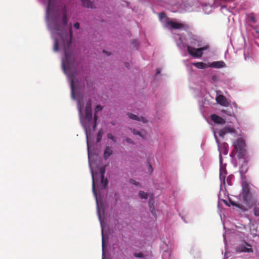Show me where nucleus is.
Masks as SVG:
<instances>
[{
	"mask_svg": "<svg viewBox=\"0 0 259 259\" xmlns=\"http://www.w3.org/2000/svg\"><path fill=\"white\" fill-rule=\"evenodd\" d=\"M67 12L66 7L64 6L62 18V26L59 24L58 20H56L54 24V29L58 31L60 39L59 40L57 39H55L54 51L56 52L58 51L59 43L63 46L65 58L63 59L62 67L64 70H65L66 66L71 65L74 61V57L70 49L72 37V27L70 26L68 30L65 28L67 26Z\"/></svg>",
	"mask_w": 259,
	"mask_h": 259,
	"instance_id": "f257e3e1",
	"label": "nucleus"
},
{
	"mask_svg": "<svg viewBox=\"0 0 259 259\" xmlns=\"http://www.w3.org/2000/svg\"><path fill=\"white\" fill-rule=\"evenodd\" d=\"M242 196L244 202L249 208L253 206H259V200L257 196L250 192L249 184L244 180L242 183Z\"/></svg>",
	"mask_w": 259,
	"mask_h": 259,
	"instance_id": "f03ea898",
	"label": "nucleus"
},
{
	"mask_svg": "<svg viewBox=\"0 0 259 259\" xmlns=\"http://www.w3.org/2000/svg\"><path fill=\"white\" fill-rule=\"evenodd\" d=\"M165 27H169L174 29H182L188 28L187 25L181 23L170 21L169 19H166L163 21Z\"/></svg>",
	"mask_w": 259,
	"mask_h": 259,
	"instance_id": "7ed1b4c3",
	"label": "nucleus"
},
{
	"mask_svg": "<svg viewBox=\"0 0 259 259\" xmlns=\"http://www.w3.org/2000/svg\"><path fill=\"white\" fill-rule=\"evenodd\" d=\"M187 48L189 54L196 58H200L203 55V51L205 50V48L195 49L189 45H188Z\"/></svg>",
	"mask_w": 259,
	"mask_h": 259,
	"instance_id": "20e7f679",
	"label": "nucleus"
},
{
	"mask_svg": "<svg viewBox=\"0 0 259 259\" xmlns=\"http://www.w3.org/2000/svg\"><path fill=\"white\" fill-rule=\"evenodd\" d=\"M78 110L81 121L83 126H85V121L89 123L91 122L92 119V113H85L84 118H83L81 113V107L79 104H78Z\"/></svg>",
	"mask_w": 259,
	"mask_h": 259,
	"instance_id": "39448f33",
	"label": "nucleus"
},
{
	"mask_svg": "<svg viewBox=\"0 0 259 259\" xmlns=\"http://www.w3.org/2000/svg\"><path fill=\"white\" fill-rule=\"evenodd\" d=\"M234 148L236 151L245 149V143L242 138H238L233 143Z\"/></svg>",
	"mask_w": 259,
	"mask_h": 259,
	"instance_id": "423d86ee",
	"label": "nucleus"
},
{
	"mask_svg": "<svg viewBox=\"0 0 259 259\" xmlns=\"http://www.w3.org/2000/svg\"><path fill=\"white\" fill-rule=\"evenodd\" d=\"M235 132V130L233 127L226 126L219 131V134L220 137H223L227 133H234Z\"/></svg>",
	"mask_w": 259,
	"mask_h": 259,
	"instance_id": "0eeeda50",
	"label": "nucleus"
},
{
	"mask_svg": "<svg viewBox=\"0 0 259 259\" xmlns=\"http://www.w3.org/2000/svg\"><path fill=\"white\" fill-rule=\"evenodd\" d=\"M210 118L215 123L220 124L226 123V120L224 119L215 114L211 115Z\"/></svg>",
	"mask_w": 259,
	"mask_h": 259,
	"instance_id": "6e6552de",
	"label": "nucleus"
},
{
	"mask_svg": "<svg viewBox=\"0 0 259 259\" xmlns=\"http://www.w3.org/2000/svg\"><path fill=\"white\" fill-rule=\"evenodd\" d=\"M226 64L223 61H214L209 64V67L215 68H221L225 67Z\"/></svg>",
	"mask_w": 259,
	"mask_h": 259,
	"instance_id": "1a4fd4ad",
	"label": "nucleus"
},
{
	"mask_svg": "<svg viewBox=\"0 0 259 259\" xmlns=\"http://www.w3.org/2000/svg\"><path fill=\"white\" fill-rule=\"evenodd\" d=\"M127 115L130 119L133 120L142 121L143 123H146L147 122V120L143 117H139L138 116L131 113H127Z\"/></svg>",
	"mask_w": 259,
	"mask_h": 259,
	"instance_id": "9d476101",
	"label": "nucleus"
},
{
	"mask_svg": "<svg viewBox=\"0 0 259 259\" xmlns=\"http://www.w3.org/2000/svg\"><path fill=\"white\" fill-rule=\"evenodd\" d=\"M248 170V166L246 163V161H244L241 165V167L239 169V172L241 174V177L243 180L244 177H245L244 174H245Z\"/></svg>",
	"mask_w": 259,
	"mask_h": 259,
	"instance_id": "9b49d317",
	"label": "nucleus"
},
{
	"mask_svg": "<svg viewBox=\"0 0 259 259\" xmlns=\"http://www.w3.org/2000/svg\"><path fill=\"white\" fill-rule=\"evenodd\" d=\"M217 102L221 105L226 106L228 104L226 98L223 95H219L216 98Z\"/></svg>",
	"mask_w": 259,
	"mask_h": 259,
	"instance_id": "f8f14e48",
	"label": "nucleus"
},
{
	"mask_svg": "<svg viewBox=\"0 0 259 259\" xmlns=\"http://www.w3.org/2000/svg\"><path fill=\"white\" fill-rule=\"evenodd\" d=\"M237 152L238 153L237 157L239 159H243L245 160V161H247L246 150L245 149L238 150Z\"/></svg>",
	"mask_w": 259,
	"mask_h": 259,
	"instance_id": "ddd939ff",
	"label": "nucleus"
},
{
	"mask_svg": "<svg viewBox=\"0 0 259 259\" xmlns=\"http://www.w3.org/2000/svg\"><path fill=\"white\" fill-rule=\"evenodd\" d=\"M113 151L111 147L107 146L105 148L104 152V158L105 160L108 159V158L112 155Z\"/></svg>",
	"mask_w": 259,
	"mask_h": 259,
	"instance_id": "4468645a",
	"label": "nucleus"
},
{
	"mask_svg": "<svg viewBox=\"0 0 259 259\" xmlns=\"http://www.w3.org/2000/svg\"><path fill=\"white\" fill-rule=\"evenodd\" d=\"M193 65L196 68L198 69H205L209 67V64L207 65V64L202 62H195L193 63Z\"/></svg>",
	"mask_w": 259,
	"mask_h": 259,
	"instance_id": "2eb2a0df",
	"label": "nucleus"
},
{
	"mask_svg": "<svg viewBox=\"0 0 259 259\" xmlns=\"http://www.w3.org/2000/svg\"><path fill=\"white\" fill-rule=\"evenodd\" d=\"M82 6L88 8H93V3L89 0H81Z\"/></svg>",
	"mask_w": 259,
	"mask_h": 259,
	"instance_id": "dca6fc26",
	"label": "nucleus"
},
{
	"mask_svg": "<svg viewBox=\"0 0 259 259\" xmlns=\"http://www.w3.org/2000/svg\"><path fill=\"white\" fill-rule=\"evenodd\" d=\"M190 43L192 46H197V47L201 46L199 41L197 39H196L194 37H191L190 38Z\"/></svg>",
	"mask_w": 259,
	"mask_h": 259,
	"instance_id": "f3484780",
	"label": "nucleus"
},
{
	"mask_svg": "<svg viewBox=\"0 0 259 259\" xmlns=\"http://www.w3.org/2000/svg\"><path fill=\"white\" fill-rule=\"evenodd\" d=\"M226 174L227 172L226 170H222V169H220V179L221 182H223L224 184L225 183V177Z\"/></svg>",
	"mask_w": 259,
	"mask_h": 259,
	"instance_id": "a211bd4d",
	"label": "nucleus"
},
{
	"mask_svg": "<svg viewBox=\"0 0 259 259\" xmlns=\"http://www.w3.org/2000/svg\"><path fill=\"white\" fill-rule=\"evenodd\" d=\"M85 113H92V107H91V101L89 99L87 104L85 107Z\"/></svg>",
	"mask_w": 259,
	"mask_h": 259,
	"instance_id": "6ab92c4d",
	"label": "nucleus"
},
{
	"mask_svg": "<svg viewBox=\"0 0 259 259\" xmlns=\"http://www.w3.org/2000/svg\"><path fill=\"white\" fill-rule=\"evenodd\" d=\"M159 18L160 20L163 23V25H164V23L163 21L166 20V19H169V18L166 17V15L165 13L161 12L159 14Z\"/></svg>",
	"mask_w": 259,
	"mask_h": 259,
	"instance_id": "aec40b11",
	"label": "nucleus"
},
{
	"mask_svg": "<svg viewBox=\"0 0 259 259\" xmlns=\"http://www.w3.org/2000/svg\"><path fill=\"white\" fill-rule=\"evenodd\" d=\"M92 190L94 194L96 195V192L95 189V178H94V174L93 172V171L92 170Z\"/></svg>",
	"mask_w": 259,
	"mask_h": 259,
	"instance_id": "412c9836",
	"label": "nucleus"
},
{
	"mask_svg": "<svg viewBox=\"0 0 259 259\" xmlns=\"http://www.w3.org/2000/svg\"><path fill=\"white\" fill-rule=\"evenodd\" d=\"M139 195L141 199H147L148 198V194L144 191H140Z\"/></svg>",
	"mask_w": 259,
	"mask_h": 259,
	"instance_id": "4be33fe9",
	"label": "nucleus"
},
{
	"mask_svg": "<svg viewBox=\"0 0 259 259\" xmlns=\"http://www.w3.org/2000/svg\"><path fill=\"white\" fill-rule=\"evenodd\" d=\"M101 183L103 185V189H105L107 186L108 184V180L107 179L105 178V177L104 178L101 177Z\"/></svg>",
	"mask_w": 259,
	"mask_h": 259,
	"instance_id": "5701e85b",
	"label": "nucleus"
},
{
	"mask_svg": "<svg viewBox=\"0 0 259 259\" xmlns=\"http://www.w3.org/2000/svg\"><path fill=\"white\" fill-rule=\"evenodd\" d=\"M103 131H102V130H100L98 134H97V142H100L102 139V136H103Z\"/></svg>",
	"mask_w": 259,
	"mask_h": 259,
	"instance_id": "b1692460",
	"label": "nucleus"
},
{
	"mask_svg": "<svg viewBox=\"0 0 259 259\" xmlns=\"http://www.w3.org/2000/svg\"><path fill=\"white\" fill-rule=\"evenodd\" d=\"M55 0H49L47 7V12H48L54 4Z\"/></svg>",
	"mask_w": 259,
	"mask_h": 259,
	"instance_id": "393cba45",
	"label": "nucleus"
},
{
	"mask_svg": "<svg viewBox=\"0 0 259 259\" xmlns=\"http://www.w3.org/2000/svg\"><path fill=\"white\" fill-rule=\"evenodd\" d=\"M257 206H253V212L255 216L259 217V207H257Z\"/></svg>",
	"mask_w": 259,
	"mask_h": 259,
	"instance_id": "a878e982",
	"label": "nucleus"
},
{
	"mask_svg": "<svg viewBox=\"0 0 259 259\" xmlns=\"http://www.w3.org/2000/svg\"><path fill=\"white\" fill-rule=\"evenodd\" d=\"M105 167H102L100 168V177L104 178L105 173Z\"/></svg>",
	"mask_w": 259,
	"mask_h": 259,
	"instance_id": "bb28decb",
	"label": "nucleus"
},
{
	"mask_svg": "<svg viewBox=\"0 0 259 259\" xmlns=\"http://www.w3.org/2000/svg\"><path fill=\"white\" fill-rule=\"evenodd\" d=\"M103 109V107L102 106L100 105H98L97 106H96L95 109V114L94 115H97V113L101 111Z\"/></svg>",
	"mask_w": 259,
	"mask_h": 259,
	"instance_id": "cd10ccee",
	"label": "nucleus"
},
{
	"mask_svg": "<svg viewBox=\"0 0 259 259\" xmlns=\"http://www.w3.org/2000/svg\"><path fill=\"white\" fill-rule=\"evenodd\" d=\"M97 120H98V116H97V115L95 114L94 116V125H93V127L94 130H95L96 128Z\"/></svg>",
	"mask_w": 259,
	"mask_h": 259,
	"instance_id": "c85d7f7f",
	"label": "nucleus"
},
{
	"mask_svg": "<svg viewBox=\"0 0 259 259\" xmlns=\"http://www.w3.org/2000/svg\"><path fill=\"white\" fill-rule=\"evenodd\" d=\"M233 178V176L232 175H230L228 177V178H227V183H228V184L229 185H232V180Z\"/></svg>",
	"mask_w": 259,
	"mask_h": 259,
	"instance_id": "c756f323",
	"label": "nucleus"
},
{
	"mask_svg": "<svg viewBox=\"0 0 259 259\" xmlns=\"http://www.w3.org/2000/svg\"><path fill=\"white\" fill-rule=\"evenodd\" d=\"M107 138L114 142H116L115 138L110 133L107 134Z\"/></svg>",
	"mask_w": 259,
	"mask_h": 259,
	"instance_id": "7c9ffc66",
	"label": "nucleus"
},
{
	"mask_svg": "<svg viewBox=\"0 0 259 259\" xmlns=\"http://www.w3.org/2000/svg\"><path fill=\"white\" fill-rule=\"evenodd\" d=\"M74 77L72 76V79H71V83L72 94H73V93H74Z\"/></svg>",
	"mask_w": 259,
	"mask_h": 259,
	"instance_id": "2f4dec72",
	"label": "nucleus"
},
{
	"mask_svg": "<svg viewBox=\"0 0 259 259\" xmlns=\"http://www.w3.org/2000/svg\"><path fill=\"white\" fill-rule=\"evenodd\" d=\"M130 182L133 184V185H135L136 186H140V183L137 181H136L135 180H134V179H130Z\"/></svg>",
	"mask_w": 259,
	"mask_h": 259,
	"instance_id": "473e14b6",
	"label": "nucleus"
},
{
	"mask_svg": "<svg viewBox=\"0 0 259 259\" xmlns=\"http://www.w3.org/2000/svg\"><path fill=\"white\" fill-rule=\"evenodd\" d=\"M134 256L136 257H143L144 255L142 252L134 253Z\"/></svg>",
	"mask_w": 259,
	"mask_h": 259,
	"instance_id": "72a5a7b5",
	"label": "nucleus"
},
{
	"mask_svg": "<svg viewBox=\"0 0 259 259\" xmlns=\"http://www.w3.org/2000/svg\"><path fill=\"white\" fill-rule=\"evenodd\" d=\"M222 113H224L225 114H226L230 116H232L233 115V114H232L231 112L228 111L227 110H222L221 111Z\"/></svg>",
	"mask_w": 259,
	"mask_h": 259,
	"instance_id": "f704fd0d",
	"label": "nucleus"
},
{
	"mask_svg": "<svg viewBox=\"0 0 259 259\" xmlns=\"http://www.w3.org/2000/svg\"><path fill=\"white\" fill-rule=\"evenodd\" d=\"M105 243L104 241V237L102 238V251H103V256H104V252H105Z\"/></svg>",
	"mask_w": 259,
	"mask_h": 259,
	"instance_id": "c9c22d12",
	"label": "nucleus"
},
{
	"mask_svg": "<svg viewBox=\"0 0 259 259\" xmlns=\"http://www.w3.org/2000/svg\"><path fill=\"white\" fill-rule=\"evenodd\" d=\"M132 132L134 135L141 136V133L135 129H134Z\"/></svg>",
	"mask_w": 259,
	"mask_h": 259,
	"instance_id": "e433bc0d",
	"label": "nucleus"
},
{
	"mask_svg": "<svg viewBox=\"0 0 259 259\" xmlns=\"http://www.w3.org/2000/svg\"><path fill=\"white\" fill-rule=\"evenodd\" d=\"M73 26L75 28L78 29L79 28L80 24L78 22H76L74 24Z\"/></svg>",
	"mask_w": 259,
	"mask_h": 259,
	"instance_id": "4c0bfd02",
	"label": "nucleus"
},
{
	"mask_svg": "<svg viewBox=\"0 0 259 259\" xmlns=\"http://www.w3.org/2000/svg\"><path fill=\"white\" fill-rule=\"evenodd\" d=\"M125 141L127 143H130V144L134 143L133 140L131 139L128 138H126L125 139Z\"/></svg>",
	"mask_w": 259,
	"mask_h": 259,
	"instance_id": "58836bf2",
	"label": "nucleus"
},
{
	"mask_svg": "<svg viewBox=\"0 0 259 259\" xmlns=\"http://www.w3.org/2000/svg\"><path fill=\"white\" fill-rule=\"evenodd\" d=\"M132 44L134 45L135 47H136L138 45V41L136 39H134L132 41Z\"/></svg>",
	"mask_w": 259,
	"mask_h": 259,
	"instance_id": "ea45409f",
	"label": "nucleus"
},
{
	"mask_svg": "<svg viewBox=\"0 0 259 259\" xmlns=\"http://www.w3.org/2000/svg\"><path fill=\"white\" fill-rule=\"evenodd\" d=\"M250 20L254 23L256 22L255 17L253 15H251L250 17Z\"/></svg>",
	"mask_w": 259,
	"mask_h": 259,
	"instance_id": "a19ab883",
	"label": "nucleus"
},
{
	"mask_svg": "<svg viewBox=\"0 0 259 259\" xmlns=\"http://www.w3.org/2000/svg\"><path fill=\"white\" fill-rule=\"evenodd\" d=\"M149 171L152 173L153 171V168L152 165L149 163Z\"/></svg>",
	"mask_w": 259,
	"mask_h": 259,
	"instance_id": "79ce46f5",
	"label": "nucleus"
},
{
	"mask_svg": "<svg viewBox=\"0 0 259 259\" xmlns=\"http://www.w3.org/2000/svg\"><path fill=\"white\" fill-rule=\"evenodd\" d=\"M236 206L241 209H243V206L241 204H237Z\"/></svg>",
	"mask_w": 259,
	"mask_h": 259,
	"instance_id": "37998d69",
	"label": "nucleus"
},
{
	"mask_svg": "<svg viewBox=\"0 0 259 259\" xmlns=\"http://www.w3.org/2000/svg\"><path fill=\"white\" fill-rule=\"evenodd\" d=\"M160 73V69L159 68H157L156 69V75L159 74Z\"/></svg>",
	"mask_w": 259,
	"mask_h": 259,
	"instance_id": "c03bdc74",
	"label": "nucleus"
},
{
	"mask_svg": "<svg viewBox=\"0 0 259 259\" xmlns=\"http://www.w3.org/2000/svg\"><path fill=\"white\" fill-rule=\"evenodd\" d=\"M220 163H222V155L220 153Z\"/></svg>",
	"mask_w": 259,
	"mask_h": 259,
	"instance_id": "a18cd8bd",
	"label": "nucleus"
},
{
	"mask_svg": "<svg viewBox=\"0 0 259 259\" xmlns=\"http://www.w3.org/2000/svg\"><path fill=\"white\" fill-rule=\"evenodd\" d=\"M103 52L106 53L107 55H110V54L108 53V52H106L105 51H103Z\"/></svg>",
	"mask_w": 259,
	"mask_h": 259,
	"instance_id": "49530a36",
	"label": "nucleus"
},
{
	"mask_svg": "<svg viewBox=\"0 0 259 259\" xmlns=\"http://www.w3.org/2000/svg\"><path fill=\"white\" fill-rule=\"evenodd\" d=\"M128 65H129V64L128 63H125V65L126 67H127Z\"/></svg>",
	"mask_w": 259,
	"mask_h": 259,
	"instance_id": "de8ad7c7",
	"label": "nucleus"
},
{
	"mask_svg": "<svg viewBox=\"0 0 259 259\" xmlns=\"http://www.w3.org/2000/svg\"><path fill=\"white\" fill-rule=\"evenodd\" d=\"M227 153H228V151H226V150H225V151L224 152V154H227Z\"/></svg>",
	"mask_w": 259,
	"mask_h": 259,
	"instance_id": "09e8293b",
	"label": "nucleus"
},
{
	"mask_svg": "<svg viewBox=\"0 0 259 259\" xmlns=\"http://www.w3.org/2000/svg\"><path fill=\"white\" fill-rule=\"evenodd\" d=\"M149 206H150V208L151 209H152V205H151V204H150V205H149Z\"/></svg>",
	"mask_w": 259,
	"mask_h": 259,
	"instance_id": "8fccbe9b",
	"label": "nucleus"
}]
</instances>
